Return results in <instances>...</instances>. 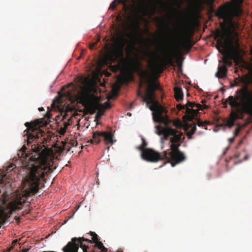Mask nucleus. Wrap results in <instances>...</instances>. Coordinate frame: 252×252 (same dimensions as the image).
Instances as JSON below:
<instances>
[{
	"mask_svg": "<svg viewBox=\"0 0 252 252\" xmlns=\"http://www.w3.org/2000/svg\"><path fill=\"white\" fill-rule=\"evenodd\" d=\"M13 167V165H11V166H9L7 169H6V172H8V171H10L11 170H13V169H11V168Z\"/></svg>",
	"mask_w": 252,
	"mask_h": 252,
	"instance_id": "36",
	"label": "nucleus"
},
{
	"mask_svg": "<svg viewBox=\"0 0 252 252\" xmlns=\"http://www.w3.org/2000/svg\"><path fill=\"white\" fill-rule=\"evenodd\" d=\"M250 54L251 56H252V47H251L250 51Z\"/></svg>",
	"mask_w": 252,
	"mask_h": 252,
	"instance_id": "40",
	"label": "nucleus"
},
{
	"mask_svg": "<svg viewBox=\"0 0 252 252\" xmlns=\"http://www.w3.org/2000/svg\"><path fill=\"white\" fill-rule=\"evenodd\" d=\"M173 125L177 128H181L183 126L182 122L179 120H176L173 122Z\"/></svg>",
	"mask_w": 252,
	"mask_h": 252,
	"instance_id": "22",
	"label": "nucleus"
},
{
	"mask_svg": "<svg viewBox=\"0 0 252 252\" xmlns=\"http://www.w3.org/2000/svg\"><path fill=\"white\" fill-rule=\"evenodd\" d=\"M203 0H197V6L198 7H201V5L203 3Z\"/></svg>",
	"mask_w": 252,
	"mask_h": 252,
	"instance_id": "32",
	"label": "nucleus"
},
{
	"mask_svg": "<svg viewBox=\"0 0 252 252\" xmlns=\"http://www.w3.org/2000/svg\"><path fill=\"white\" fill-rule=\"evenodd\" d=\"M67 126V124H65V126ZM65 131H66V127L62 128L61 134H63Z\"/></svg>",
	"mask_w": 252,
	"mask_h": 252,
	"instance_id": "34",
	"label": "nucleus"
},
{
	"mask_svg": "<svg viewBox=\"0 0 252 252\" xmlns=\"http://www.w3.org/2000/svg\"><path fill=\"white\" fill-rule=\"evenodd\" d=\"M247 158H248V157H247V156H246L245 157V158H244V159H245V160H247Z\"/></svg>",
	"mask_w": 252,
	"mask_h": 252,
	"instance_id": "45",
	"label": "nucleus"
},
{
	"mask_svg": "<svg viewBox=\"0 0 252 252\" xmlns=\"http://www.w3.org/2000/svg\"><path fill=\"white\" fill-rule=\"evenodd\" d=\"M127 115H129V116H131V114H129V113H128V114H127Z\"/></svg>",
	"mask_w": 252,
	"mask_h": 252,
	"instance_id": "49",
	"label": "nucleus"
},
{
	"mask_svg": "<svg viewBox=\"0 0 252 252\" xmlns=\"http://www.w3.org/2000/svg\"><path fill=\"white\" fill-rule=\"evenodd\" d=\"M200 109L197 108L196 110L188 108L185 111V115L183 116V119L184 121H192L198 113Z\"/></svg>",
	"mask_w": 252,
	"mask_h": 252,
	"instance_id": "15",
	"label": "nucleus"
},
{
	"mask_svg": "<svg viewBox=\"0 0 252 252\" xmlns=\"http://www.w3.org/2000/svg\"><path fill=\"white\" fill-rule=\"evenodd\" d=\"M6 174L0 173V184L3 183L5 178H6Z\"/></svg>",
	"mask_w": 252,
	"mask_h": 252,
	"instance_id": "26",
	"label": "nucleus"
},
{
	"mask_svg": "<svg viewBox=\"0 0 252 252\" xmlns=\"http://www.w3.org/2000/svg\"><path fill=\"white\" fill-rule=\"evenodd\" d=\"M241 12L236 8L229 4L221 5L217 10L216 15L220 19H222L228 25L230 32H222L218 29L215 32V37L218 38L216 46L218 51L222 55L223 65L219 66L216 76L218 78H224L226 76L227 68L231 66L233 60L237 64L243 60L246 52L240 43V39L237 31L240 29L238 21L234 18L240 17Z\"/></svg>",
	"mask_w": 252,
	"mask_h": 252,
	"instance_id": "1",
	"label": "nucleus"
},
{
	"mask_svg": "<svg viewBox=\"0 0 252 252\" xmlns=\"http://www.w3.org/2000/svg\"><path fill=\"white\" fill-rule=\"evenodd\" d=\"M45 117L47 118L48 119H50L51 118V114L49 111L46 112V113L45 115Z\"/></svg>",
	"mask_w": 252,
	"mask_h": 252,
	"instance_id": "31",
	"label": "nucleus"
},
{
	"mask_svg": "<svg viewBox=\"0 0 252 252\" xmlns=\"http://www.w3.org/2000/svg\"><path fill=\"white\" fill-rule=\"evenodd\" d=\"M236 95L229 96L225 100L224 107L229 103L232 108L230 121L232 125L237 120H243L245 114L252 117V92L247 86H243L236 91Z\"/></svg>",
	"mask_w": 252,
	"mask_h": 252,
	"instance_id": "4",
	"label": "nucleus"
},
{
	"mask_svg": "<svg viewBox=\"0 0 252 252\" xmlns=\"http://www.w3.org/2000/svg\"><path fill=\"white\" fill-rule=\"evenodd\" d=\"M175 97L177 101H180L183 99V93L182 89L179 87L174 88Z\"/></svg>",
	"mask_w": 252,
	"mask_h": 252,
	"instance_id": "17",
	"label": "nucleus"
},
{
	"mask_svg": "<svg viewBox=\"0 0 252 252\" xmlns=\"http://www.w3.org/2000/svg\"><path fill=\"white\" fill-rule=\"evenodd\" d=\"M142 83L141 82L139 84V89L137 91V95L138 96L142 97V99L143 100V97H145V96L143 95V94L140 90V88L142 87Z\"/></svg>",
	"mask_w": 252,
	"mask_h": 252,
	"instance_id": "23",
	"label": "nucleus"
},
{
	"mask_svg": "<svg viewBox=\"0 0 252 252\" xmlns=\"http://www.w3.org/2000/svg\"><path fill=\"white\" fill-rule=\"evenodd\" d=\"M165 126L163 127L160 125L157 126V133L159 135H163L161 138L162 140L163 139L167 140L169 137L172 136L170 138V150L164 151L161 155L152 149L146 148L147 143L143 137L141 138L142 144L137 146L136 149L141 151V156L144 160L156 162L160 160H167L173 167L186 159L184 154L180 151L179 148L182 142L183 133L169 127V125Z\"/></svg>",
	"mask_w": 252,
	"mask_h": 252,
	"instance_id": "2",
	"label": "nucleus"
},
{
	"mask_svg": "<svg viewBox=\"0 0 252 252\" xmlns=\"http://www.w3.org/2000/svg\"><path fill=\"white\" fill-rule=\"evenodd\" d=\"M128 42L126 39L121 37L118 42V45L113 50V54L117 59H120L124 57V48L126 43Z\"/></svg>",
	"mask_w": 252,
	"mask_h": 252,
	"instance_id": "12",
	"label": "nucleus"
},
{
	"mask_svg": "<svg viewBox=\"0 0 252 252\" xmlns=\"http://www.w3.org/2000/svg\"><path fill=\"white\" fill-rule=\"evenodd\" d=\"M38 109L39 111H42L44 110V108L43 107L39 108Z\"/></svg>",
	"mask_w": 252,
	"mask_h": 252,
	"instance_id": "41",
	"label": "nucleus"
},
{
	"mask_svg": "<svg viewBox=\"0 0 252 252\" xmlns=\"http://www.w3.org/2000/svg\"><path fill=\"white\" fill-rule=\"evenodd\" d=\"M94 243V248L100 250L99 252H107V249L106 248L102 243L99 241H97Z\"/></svg>",
	"mask_w": 252,
	"mask_h": 252,
	"instance_id": "19",
	"label": "nucleus"
},
{
	"mask_svg": "<svg viewBox=\"0 0 252 252\" xmlns=\"http://www.w3.org/2000/svg\"><path fill=\"white\" fill-rule=\"evenodd\" d=\"M111 107V104L109 101H107L105 103V106H104V110L106 109H109Z\"/></svg>",
	"mask_w": 252,
	"mask_h": 252,
	"instance_id": "28",
	"label": "nucleus"
},
{
	"mask_svg": "<svg viewBox=\"0 0 252 252\" xmlns=\"http://www.w3.org/2000/svg\"><path fill=\"white\" fill-rule=\"evenodd\" d=\"M95 43H94V44H93L92 45H91L90 48L91 49H93L95 46Z\"/></svg>",
	"mask_w": 252,
	"mask_h": 252,
	"instance_id": "39",
	"label": "nucleus"
},
{
	"mask_svg": "<svg viewBox=\"0 0 252 252\" xmlns=\"http://www.w3.org/2000/svg\"><path fill=\"white\" fill-rule=\"evenodd\" d=\"M14 247H13L12 246H11L10 248H9V249H8V252H10L11 250H12L13 249Z\"/></svg>",
	"mask_w": 252,
	"mask_h": 252,
	"instance_id": "42",
	"label": "nucleus"
},
{
	"mask_svg": "<svg viewBox=\"0 0 252 252\" xmlns=\"http://www.w3.org/2000/svg\"><path fill=\"white\" fill-rule=\"evenodd\" d=\"M22 149H26V147L25 146H23V147H22Z\"/></svg>",
	"mask_w": 252,
	"mask_h": 252,
	"instance_id": "46",
	"label": "nucleus"
},
{
	"mask_svg": "<svg viewBox=\"0 0 252 252\" xmlns=\"http://www.w3.org/2000/svg\"><path fill=\"white\" fill-rule=\"evenodd\" d=\"M143 4H145V0H143Z\"/></svg>",
	"mask_w": 252,
	"mask_h": 252,
	"instance_id": "47",
	"label": "nucleus"
},
{
	"mask_svg": "<svg viewBox=\"0 0 252 252\" xmlns=\"http://www.w3.org/2000/svg\"><path fill=\"white\" fill-rule=\"evenodd\" d=\"M133 70L137 72L142 79H145L148 77V73L142 69V64L140 61H136L133 65Z\"/></svg>",
	"mask_w": 252,
	"mask_h": 252,
	"instance_id": "14",
	"label": "nucleus"
},
{
	"mask_svg": "<svg viewBox=\"0 0 252 252\" xmlns=\"http://www.w3.org/2000/svg\"><path fill=\"white\" fill-rule=\"evenodd\" d=\"M120 2V1H118L117 0H114L110 4L109 8H111L113 10H114L118 4Z\"/></svg>",
	"mask_w": 252,
	"mask_h": 252,
	"instance_id": "24",
	"label": "nucleus"
},
{
	"mask_svg": "<svg viewBox=\"0 0 252 252\" xmlns=\"http://www.w3.org/2000/svg\"><path fill=\"white\" fill-rule=\"evenodd\" d=\"M176 37L183 46H186L190 41V36L189 34L188 30L186 28L179 30Z\"/></svg>",
	"mask_w": 252,
	"mask_h": 252,
	"instance_id": "13",
	"label": "nucleus"
},
{
	"mask_svg": "<svg viewBox=\"0 0 252 252\" xmlns=\"http://www.w3.org/2000/svg\"><path fill=\"white\" fill-rule=\"evenodd\" d=\"M25 202V198L20 197L15 200L12 205V208L14 210H19V206H22Z\"/></svg>",
	"mask_w": 252,
	"mask_h": 252,
	"instance_id": "18",
	"label": "nucleus"
},
{
	"mask_svg": "<svg viewBox=\"0 0 252 252\" xmlns=\"http://www.w3.org/2000/svg\"><path fill=\"white\" fill-rule=\"evenodd\" d=\"M234 139H235L234 137H232V138H229L228 140L229 141V143H232L234 141Z\"/></svg>",
	"mask_w": 252,
	"mask_h": 252,
	"instance_id": "35",
	"label": "nucleus"
},
{
	"mask_svg": "<svg viewBox=\"0 0 252 252\" xmlns=\"http://www.w3.org/2000/svg\"><path fill=\"white\" fill-rule=\"evenodd\" d=\"M14 247H13L12 246H11L10 248H9V249H8V252H10L11 250H12L13 249Z\"/></svg>",
	"mask_w": 252,
	"mask_h": 252,
	"instance_id": "43",
	"label": "nucleus"
},
{
	"mask_svg": "<svg viewBox=\"0 0 252 252\" xmlns=\"http://www.w3.org/2000/svg\"><path fill=\"white\" fill-rule=\"evenodd\" d=\"M77 144H78V143H77V141H76L75 145H73V146H76H76H77Z\"/></svg>",
	"mask_w": 252,
	"mask_h": 252,
	"instance_id": "44",
	"label": "nucleus"
},
{
	"mask_svg": "<svg viewBox=\"0 0 252 252\" xmlns=\"http://www.w3.org/2000/svg\"><path fill=\"white\" fill-rule=\"evenodd\" d=\"M114 135L111 132L95 131L93 133V138L90 140L92 144H98L100 141V137H103L106 144L112 145L115 142L113 139Z\"/></svg>",
	"mask_w": 252,
	"mask_h": 252,
	"instance_id": "10",
	"label": "nucleus"
},
{
	"mask_svg": "<svg viewBox=\"0 0 252 252\" xmlns=\"http://www.w3.org/2000/svg\"><path fill=\"white\" fill-rule=\"evenodd\" d=\"M240 129H241V128L239 127H238L237 128H236V129H235V130L234 131V137L238 135L239 132L240 131Z\"/></svg>",
	"mask_w": 252,
	"mask_h": 252,
	"instance_id": "30",
	"label": "nucleus"
},
{
	"mask_svg": "<svg viewBox=\"0 0 252 252\" xmlns=\"http://www.w3.org/2000/svg\"><path fill=\"white\" fill-rule=\"evenodd\" d=\"M18 242V240L16 239L15 240H14L13 242H12V247H14L15 246V245H16L17 244Z\"/></svg>",
	"mask_w": 252,
	"mask_h": 252,
	"instance_id": "33",
	"label": "nucleus"
},
{
	"mask_svg": "<svg viewBox=\"0 0 252 252\" xmlns=\"http://www.w3.org/2000/svg\"><path fill=\"white\" fill-rule=\"evenodd\" d=\"M96 249L95 248H94V250L91 251L90 252H99L98 250H96Z\"/></svg>",
	"mask_w": 252,
	"mask_h": 252,
	"instance_id": "38",
	"label": "nucleus"
},
{
	"mask_svg": "<svg viewBox=\"0 0 252 252\" xmlns=\"http://www.w3.org/2000/svg\"><path fill=\"white\" fill-rule=\"evenodd\" d=\"M160 89L159 84L154 81L152 82L147 89L146 95L143 97V102H146L147 105L149 103L156 104L150 107L152 111H155L153 113V118L155 122L163 124L164 126L169 125L171 121L166 113L165 109L161 106L158 105L156 101L155 91Z\"/></svg>",
	"mask_w": 252,
	"mask_h": 252,
	"instance_id": "5",
	"label": "nucleus"
},
{
	"mask_svg": "<svg viewBox=\"0 0 252 252\" xmlns=\"http://www.w3.org/2000/svg\"><path fill=\"white\" fill-rule=\"evenodd\" d=\"M197 125H198V126L203 127V126H206V123L204 122H202V121H200V120H199L197 121Z\"/></svg>",
	"mask_w": 252,
	"mask_h": 252,
	"instance_id": "27",
	"label": "nucleus"
},
{
	"mask_svg": "<svg viewBox=\"0 0 252 252\" xmlns=\"http://www.w3.org/2000/svg\"><path fill=\"white\" fill-rule=\"evenodd\" d=\"M127 77L129 81H133L134 80V77L132 73H130L128 74Z\"/></svg>",
	"mask_w": 252,
	"mask_h": 252,
	"instance_id": "29",
	"label": "nucleus"
},
{
	"mask_svg": "<svg viewBox=\"0 0 252 252\" xmlns=\"http://www.w3.org/2000/svg\"><path fill=\"white\" fill-rule=\"evenodd\" d=\"M43 147L42 143L32 145V153L29 159L37 165L32 166L29 176L26 179L29 184V188L26 190L28 196L37 192L40 181L52 170L51 160L53 157L51 151L47 148L42 149Z\"/></svg>",
	"mask_w": 252,
	"mask_h": 252,
	"instance_id": "3",
	"label": "nucleus"
},
{
	"mask_svg": "<svg viewBox=\"0 0 252 252\" xmlns=\"http://www.w3.org/2000/svg\"><path fill=\"white\" fill-rule=\"evenodd\" d=\"M91 242L89 239L84 237H74L63 248V252H88L89 246L86 243Z\"/></svg>",
	"mask_w": 252,
	"mask_h": 252,
	"instance_id": "9",
	"label": "nucleus"
},
{
	"mask_svg": "<svg viewBox=\"0 0 252 252\" xmlns=\"http://www.w3.org/2000/svg\"><path fill=\"white\" fill-rule=\"evenodd\" d=\"M186 109L188 108H191L190 109H193V107H196L198 109H202V105L200 104H196L195 102H190L188 101L187 104H186Z\"/></svg>",
	"mask_w": 252,
	"mask_h": 252,
	"instance_id": "20",
	"label": "nucleus"
},
{
	"mask_svg": "<svg viewBox=\"0 0 252 252\" xmlns=\"http://www.w3.org/2000/svg\"><path fill=\"white\" fill-rule=\"evenodd\" d=\"M176 107L179 111H181L183 109L186 110V105H182L181 104H178L177 105Z\"/></svg>",
	"mask_w": 252,
	"mask_h": 252,
	"instance_id": "25",
	"label": "nucleus"
},
{
	"mask_svg": "<svg viewBox=\"0 0 252 252\" xmlns=\"http://www.w3.org/2000/svg\"><path fill=\"white\" fill-rule=\"evenodd\" d=\"M160 52L163 56L162 58L160 55L156 53L151 54L154 58V63L156 67L158 69L162 70L163 67L167 64H173V54L171 50L167 46H162Z\"/></svg>",
	"mask_w": 252,
	"mask_h": 252,
	"instance_id": "8",
	"label": "nucleus"
},
{
	"mask_svg": "<svg viewBox=\"0 0 252 252\" xmlns=\"http://www.w3.org/2000/svg\"><path fill=\"white\" fill-rule=\"evenodd\" d=\"M43 125L42 121L40 119H36L32 122H26L25 126L27 129L24 131L27 135V145H29L33 141L37 143V140L44 134V132L40 129Z\"/></svg>",
	"mask_w": 252,
	"mask_h": 252,
	"instance_id": "7",
	"label": "nucleus"
},
{
	"mask_svg": "<svg viewBox=\"0 0 252 252\" xmlns=\"http://www.w3.org/2000/svg\"><path fill=\"white\" fill-rule=\"evenodd\" d=\"M140 24L139 20L136 18L133 20L131 26L130 27L132 32L127 34L128 38H130L132 43L131 45L132 48L135 47V41L136 40V34L140 31Z\"/></svg>",
	"mask_w": 252,
	"mask_h": 252,
	"instance_id": "11",
	"label": "nucleus"
},
{
	"mask_svg": "<svg viewBox=\"0 0 252 252\" xmlns=\"http://www.w3.org/2000/svg\"><path fill=\"white\" fill-rule=\"evenodd\" d=\"M184 129L187 132V135L188 139H191L192 138V135L196 131V125L194 123H192L190 125L187 124L185 126Z\"/></svg>",
	"mask_w": 252,
	"mask_h": 252,
	"instance_id": "16",
	"label": "nucleus"
},
{
	"mask_svg": "<svg viewBox=\"0 0 252 252\" xmlns=\"http://www.w3.org/2000/svg\"><path fill=\"white\" fill-rule=\"evenodd\" d=\"M90 234L92 236V240H90L91 242H92L91 243H86L87 245H88V246L89 244L94 243L99 241L98 236L94 232L90 231Z\"/></svg>",
	"mask_w": 252,
	"mask_h": 252,
	"instance_id": "21",
	"label": "nucleus"
},
{
	"mask_svg": "<svg viewBox=\"0 0 252 252\" xmlns=\"http://www.w3.org/2000/svg\"><path fill=\"white\" fill-rule=\"evenodd\" d=\"M134 103H135L134 102H131V103L130 104V105H129V109H131L132 108V107H133V105L134 104Z\"/></svg>",
	"mask_w": 252,
	"mask_h": 252,
	"instance_id": "37",
	"label": "nucleus"
},
{
	"mask_svg": "<svg viewBox=\"0 0 252 252\" xmlns=\"http://www.w3.org/2000/svg\"><path fill=\"white\" fill-rule=\"evenodd\" d=\"M77 100L78 103L87 109L89 114H93L97 111L95 115L96 119L100 118L103 115L104 106L99 102L92 103V94L89 91L83 90L79 92L77 96Z\"/></svg>",
	"mask_w": 252,
	"mask_h": 252,
	"instance_id": "6",
	"label": "nucleus"
},
{
	"mask_svg": "<svg viewBox=\"0 0 252 252\" xmlns=\"http://www.w3.org/2000/svg\"><path fill=\"white\" fill-rule=\"evenodd\" d=\"M236 85H237L236 84L232 85V87H234V86H235Z\"/></svg>",
	"mask_w": 252,
	"mask_h": 252,
	"instance_id": "48",
	"label": "nucleus"
}]
</instances>
